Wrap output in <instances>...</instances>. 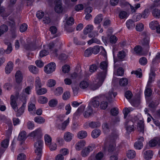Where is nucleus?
I'll return each instance as SVG.
<instances>
[{
	"label": "nucleus",
	"mask_w": 160,
	"mask_h": 160,
	"mask_svg": "<svg viewBox=\"0 0 160 160\" xmlns=\"http://www.w3.org/2000/svg\"><path fill=\"white\" fill-rule=\"evenodd\" d=\"M108 65V62L106 61L100 63L99 68L102 71L97 74L96 79L90 85V88L92 90H95L102 85L107 74Z\"/></svg>",
	"instance_id": "nucleus-1"
},
{
	"label": "nucleus",
	"mask_w": 160,
	"mask_h": 160,
	"mask_svg": "<svg viewBox=\"0 0 160 160\" xmlns=\"http://www.w3.org/2000/svg\"><path fill=\"white\" fill-rule=\"evenodd\" d=\"M29 136L37 141L34 144L36 148L35 152L38 156L37 160H40L42 154L43 144V141L41 139L42 136V130L40 128L37 129L30 133Z\"/></svg>",
	"instance_id": "nucleus-2"
},
{
	"label": "nucleus",
	"mask_w": 160,
	"mask_h": 160,
	"mask_svg": "<svg viewBox=\"0 0 160 160\" xmlns=\"http://www.w3.org/2000/svg\"><path fill=\"white\" fill-rule=\"evenodd\" d=\"M144 33V37L141 41L140 44L142 47V48L146 52H148L150 48V34L146 33Z\"/></svg>",
	"instance_id": "nucleus-3"
},
{
	"label": "nucleus",
	"mask_w": 160,
	"mask_h": 160,
	"mask_svg": "<svg viewBox=\"0 0 160 160\" xmlns=\"http://www.w3.org/2000/svg\"><path fill=\"white\" fill-rule=\"evenodd\" d=\"M95 148L94 144H91L87 147H85L81 152V155L83 157H86L89 154V153L92 151Z\"/></svg>",
	"instance_id": "nucleus-4"
},
{
	"label": "nucleus",
	"mask_w": 160,
	"mask_h": 160,
	"mask_svg": "<svg viewBox=\"0 0 160 160\" xmlns=\"http://www.w3.org/2000/svg\"><path fill=\"white\" fill-rule=\"evenodd\" d=\"M56 64L53 62H50L44 67V71L48 74H50L55 71Z\"/></svg>",
	"instance_id": "nucleus-5"
},
{
	"label": "nucleus",
	"mask_w": 160,
	"mask_h": 160,
	"mask_svg": "<svg viewBox=\"0 0 160 160\" xmlns=\"http://www.w3.org/2000/svg\"><path fill=\"white\" fill-rule=\"evenodd\" d=\"M103 149L105 152L107 151L108 153H112L116 150V144L113 142L110 143L108 145L105 146Z\"/></svg>",
	"instance_id": "nucleus-6"
},
{
	"label": "nucleus",
	"mask_w": 160,
	"mask_h": 160,
	"mask_svg": "<svg viewBox=\"0 0 160 160\" xmlns=\"http://www.w3.org/2000/svg\"><path fill=\"white\" fill-rule=\"evenodd\" d=\"M125 127L127 131V133L129 134L131 132L134 130V123L131 121H128L125 122Z\"/></svg>",
	"instance_id": "nucleus-7"
},
{
	"label": "nucleus",
	"mask_w": 160,
	"mask_h": 160,
	"mask_svg": "<svg viewBox=\"0 0 160 160\" xmlns=\"http://www.w3.org/2000/svg\"><path fill=\"white\" fill-rule=\"evenodd\" d=\"M156 73L154 70L152 68L150 70V73L149 74V77L148 82L147 86L148 87H151V84L155 81Z\"/></svg>",
	"instance_id": "nucleus-8"
},
{
	"label": "nucleus",
	"mask_w": 160,
	"mask_h": 160,
	"mask_svg": "<svg viewBox=\"0 0 160 160\" xmlns=\"http://www.w3.org/2000/svg\"><path fill=\"white\" fill-rule=\"evenodd\" d=\"M4 44L8 46L7 49L4 51L3 49H0V54H2L4 52H6L7 54L10 53L12 50V48L11 43L7 41H5Z\"/></svg>",
	"instance_id": "nucleus-9"
},
{
	"label": "nucleus",
	"mask_w": 160,
	"mask_h": 160,
	"mask_svg": "<svg viewBox=\"0 0 160 160\" xmlns=\"http://www.w3.org/2000/svg\"><path fill=\"white\" fill-rule=\"evenodd\" d=\"M61 2V0H56L55 1V6L54 8V9L57 13H61L63 11V8L62 6Z\"/></svg>",
	"instance_id": "nucleus-10"
},
{
	"label": "nucleus",
	"mask_w": 160,
	"mask_h": 160,
	"mask_svg": "<svg viewBox=\"0 0 160 160\" xmlns=\"http://www.w3.org/2000/svg\"><path fill=\"white\" fill-rule=\"evenodd\" d=\"M100 98L98 96L92 98L91 101L90 103L92 106L97 108L100 105Z\"/></svg>",
	"instance_id": "nucleus-11"
},
{
	"label": "nucleus",
	"mask_w": 160,
	"mask_h": 160,
	"mask_svg": "<svg viewBox=\"0 0 160 160\" xmlns=\"http://www.w3.org/2000/svg\"><path fill=\"white\" fill-rule=\"evenodd\" d=\"M93 112V109L91 106L88 105L86 108L85 112H84L83 115L85 118L89 117Z\"/></svg>",
	"instance_id": "nucleus-12"
},
{
	"label": "nucleus",
	"mask_w": 160,
	"mask_h": 160,
	"mask_svg": "<svg viewBox=\"0 0 160 160\" xmlns=\"http://www.w3.org/2000/svg\"><path fill=\"white\" fill-rule=\"evenodd\" d=\"M117 95L116 92H114L113 89H111L108 92L106 98L108 100L109 102L112 101L113 97L115 98Z\"/></svg>",
	"instance_id": "nucleus-13"
},
{
	"label": "nucleus",
	"mask_w": 160,
	"mask_h": 160,
	"mask_svg": "<svg viewBox=\"0 0 160 160\" xmlns=\"http://www.w3.org/2000/svg\"><path fill=\"white\" fill-rule=\"evenodd\" d=\"M15 78L16 82L19 84L22 82L23 77L21 72L20 71H18L15 74Z\"/></svg>",
	"instance_id": "nucleus-14"
},
{
	"label": "nucleus",
	"mask_w": 160,
	"mask_h": 160,
	"mask_svg": "<svg viewBox=\"0 0 160 160\" xmlns=\"http://www.w3.org/2000/svg\"><path fill=\"white\" fill-rule=\"evenodd\" d=\"M61 42L59 39H57L56 41L50 43L48 45L49 50H52V48L55 46H58L60 45Z\"/></svg>",
	"instance_id": "nucleus-15"
},
{
	"label": "nucleus",
	"mask_w": 160,
	"mask_h": 160,
	"mask_svg": "<svg viewBox=\"0 0 160 160\" xmlns=\"http://www.w3.org/2000/svg\"><path fill=\"white\" fill-rule=\"evenodd\" d=\"M13 67V63L11 62H9L5 68L6 73L7 74H9L11 72L12 70Z\"/></svg>",
	"instance_id": "nucleus-16"
},
{
	"label": "nucleus",
	"mask_w": 160,
	"mask_h": 160,
	"mask_svg": "<svg viewBox=\"0 0 160 160\" xmlns=\"http://www.w3.org/2000/svg\"><path fill=\"white\" fill-rule=\"evenodd\" d=\"M92 52L94 54H96L98 53L100 50L105 51V50L102 46H99L98 45L94 46L93 48H92Z\"/></svg>",
	"instance_id": "nucleus-17"
},
{
	"label": "nucleus",
	"mask_w": 160,
	"mask_h": 160,
	"mask_svg": "<svg viewBox=\"0 0 160 160\" xmlns=\"http://www.w3.org/2000/svg\"><path fill=\"white\" fill-rule=\"evenodd\" d=\"M85 108V106L84 105H82L80 106L78 109L77 111L74 114V116H77L78 118L83 112Z\"/></svg>",
	"instance_id": "nucleus-18"
},
{
	"label": "nucleus",
	"mask_w": 160,
	"mask_h": 160,
	"mask_svg": "<svg viewBox=\"0 0 160 160\" xmlns=\"http://www.w3.org/2000/svg\"><path fill=\"white\" fill-rule=\"evenodd\" d=\"M153 155V153L151 150H148L144 153V158L146 160H149L151 159Z\"/></svg>",
	"instance_id": "nucleus-19"
},
{
	"label": "nucleus",
	"mask_w": 160,
	"mask_h": 160,
	"mask_svg": "<svg viewBox=\"0 0 160 160\" xmlns=\"http://www.w3.org/2000/svg\"><path fill=\"white\" fill-rule=\"evenodd\" d=\"M27 138L26 132L24 131H22L19 133L18 140L19 141H24Z\"/></svg>",
	"instance_id": "nucleus-20"
},
{
	"label": "nucleus",
	"mask_w": 160,
	"mask_h": 160,
	"mask_svg": "<svg viewBox=\"0 0 160 160\" xmlns=\"http://www.w3.org/2000/svg\"><path fill=\"white\" fill-rule=\"evenodd\" d=\"M135 21L131 19H129L126 22L127 27L129 29H132L135 27Z\"/></svg>",
	"instance_id": "nucleus-21"
},
{
	"label": "nucleus",
	"mask_w": 160,
	"mask_h": 160,
	"mask_svg": "<svg viewBox=\"0 0 160 160\" xmlns=\"http://www.w3.org/2000/svg\"><path fill=\"white\" fill-rule=\"evenodd\" d=\"M10 104L12 108L15 111L17 110V105L14 96L12 95L11 97Z\"/></svg>",
	"instance_id": "nucleus-22"
},
{
	"label": "nucleus",
	"mask_w": 160,
	"mask_h": 160,
	"mask_svg": "<svg viewBox=\"0 0 160 160\" xmlns=\"http://www.w3.org/2000/svg\"><path fill=\"white\" fill-rule=\"evenodd\" d=\"M73 135L69 132H66L65 133L64 136V139L67 142H69L71 141Z\"/></svg>",
	"instance_id": "nucleus-23"
},
{
	"label": "nucleus",
	"mask_w": 160,
	"mask_h": 160,
	"mask_svg": "<svg viewBox=\"0 0 160 160\" xmlns=\"http://www.w3.org/2000/svg\"><path fill=\"white\" fill-rule=\"evenodd\" d=\"M159 103L158 100H154L151 101L148 104V106L151 109H154Z\"/></svg>",
	"instance_id": "nucleus-24"
},
{
	"label": "nucleus",
	"mask_w": 160,
	"mask_h": 160,
	"mask_svg": "<svg viewBox=\"0 0 160 160\" xmlns=\"http://www.w3.org/2000/svg\"><path fill=\"white\" fill-rule=\"evenodd\" d=\"M138 129L140 132L143 133L144 132V125L143 121L141 120L138 123Z\"/></svg>",
	"instance_id": "nucleus-25"
},
{
	"label": "nucleus",
	"mask_w": 160,
	"mask_h": 160,
	"mask_svg": "<svg viewBox=\"0 0 160 160\" xmlns=\"http://www.w3.org/2000/svg\"><path fill=\"white\" fill-rule=\"evenodd\" d=\"M26 102H23L22 106L19 109L16 110L15 112H17V116H19L21 115L24 112V109L26 106Z\"/></svg>",
	"instance_id": "nucleus-26"
},
{
	"label": "nucleus",
	"mask_w": 160,
	"mask_h": 160,
	"mask_svg": "<svg viewBox=\"0 0 160 160\" xmlns=\"http://www.w3.org/2000/svg\"><path fill=\"white\" fill-rule=\"evenodd\" d=\"M93 26L92 25H87L83 30L84 35H87L88 33L91 32L93 29Z\"/></svg>",
	"instance_id": "nucleus-27"
},
{
	"label": "nucleus",
	"mask_w": 160,
	"mask_h": 160,
	"mask_svg": "<svg viewBox=\"0 0 160 160\" xmlns=\"http://www.w3.org/2000/svg\"><path fill=\"white\" fill-rule=\"evenodd\" d=\"M101 131L99 129L94 130L92 132L91 136L93 138H97L100 134Z\"/></svg>",
	"instance_id": "nucleus-28"
},
{
	"label": "nucleus",
	"mask_w": 160,
	"mask_h": 160,
	"mask_svg": "<svg viewBox=\"0 0 160 160\" xmlns=\"http://www.w3.org/2000/svg\"><path fill=\"white\" fill-rule=\"evenodd\" d=\"M89 85V82L87 81L83 80L81 81L79 84L80 88L82 89H85Z\"/></svg>",
	"instance_id": "nucleus-29"
},
{
	"label": "nucleus",
	"mask_w": 160,
	"mask_h": 160,
	"mask_svg": "<svg viewBox=\"0 0 160 160\" xmlns=\"http://www.w3.org/2000/svg\"><path fill=\"white\" fill-rule=\"evenodd\" d=\"M128 16L127 12L124 11H121L120 12L118 17L121 19H124L127 18Z\"/></svg>",
	"instance_id": "nucleus-30"
},
{
	"label": "nucleus",
	"mask_w": 160,
	"mask_h": 160,
	"mask_svg": "<svg viewBox=\"0 0 160 160\" xmlns=\"http://www.w3.org/2000/svg\"><path fill=\"white\" fill-rule=\"evenodd\" d=\"M128 80L126 78H122L119 81V84L121 86H125L128 84Z\"/></svg>",
	"instance_id": "nucleus-31"
},
{
	"label": "nucleus",
	"mask_w": 160,
	"mask_h": 160,
	"mask_svg": "<svg viewBox=\"0 0 160 160\" xmlns=\"http://www.w3.org/2000/svg\"><path fill=\"white\" fill-rule=\"evenodd\" d=\"M36 108L35 105L33 103H29L28 106V111L31 113L34 112L36 110Z\"/></svg>",
	"instance_id": "nucleus-32"
},
{
	"label": "nucleus",
	"mask_w": 160,
	"mask_h": 160,
	"mask_svg": "<svg viewBox=\"0 0 160 160\" xmlns=\"http://www.w3.org/2000/svg\"><path fill=\"white\" fill-rule=\"evenodd\" d=\"M103 19L102 14H100L97 15L94 18V23L96 24H99Z\"/></svg>",
	"instance_id": "nucleus-33"
},
{
	"label": "nucleus",
	"mask_w": 160,
	"mask_h": 160,
	"mask_svg": "<svg viewBox=\"0 0 160 160\" xmlns=\"http://www.w3.org/2000/svg\"><path fill=\"white\" fill-rule=\"evenodd\" d=\"M87 136V132L85 131H81L79 132L77 136L79 138L82 139L86 138Z\"/></svg>",
	"instance_id": "nucleus-34"
},
{
	"label": "nucleus",
	"mask_w": 160,
	"mask_h": 160,
	"mask_svg": "<svg viewBox=\"0 0 160 160\" xmlns=\"http://www.w3.org/2000/svg\"><path fill=\"white\" fill-rule=\"evenodd\" d=\"M34 121L38 124H42L45 122V119L41 116H37L34 118Z\"/></svg>",
	"instance_id": "nucleus-35"
},
{
	"label": "nucleus",
	"mask_w": 160,
	"mask_h": 160,
	"mask_svg": "<svg viewBox=\"0 0 160 160\" xmlns=\"http://www.w3.org/2000/svg\"><path fill=\"white\" fill-rule=\"evenodd\" d=\"M8 30V27L6 25L3 24L0 27V36Z\"/></svg>",
	"instance_id": "nucleus-36"
},
{
	"label": "nucleus",
	"mask_w": 160,
	"mask_h": 160,
	"mask_svg": "<svg viewBox=\"0 0 160 160\" xmlns=\"http://www.w3.org/2000/svg\"><path fill=\"white\" fill-rule=\"evenodd\" d=\"M44 140L45 143L48 146L52 143V138L48 134H46L45 135Z\"/></svg>",
	"instance_id": "nucleus-37"
},
{
	"label": "nucleus",
	"mask_w": 160,
	"mask_h": 160,
	"mask_svg": "<svg viewBox=\"0 0 160 160\" xmlns=\"http://www.w3.org/2000/svg\"><path fill=\"white\" fill-rule=\"evenodd\" d=\"M84 143L85 142L82 141L78 142L75 145L76 149L78 151L80 150L84 146Z\"/></svg>",
	"instance_id": "nucleus-38"
},
{
	"label": "nucleus",
	"mask_w": 160,
	"mask_h": 160,
	"mask_svg": "<svg viewBox=\"0 0 160 160\" xmlns=\"http://www.w3.org/2000/svg\"><path fill=\"white\" fill-rule=\"evenodd\" d=\"M102 127L104 130L106 132H109L111 128V123H105L102 125Z\"/></svg>",
	"instance_id": "nucleus-39"
},
{
	"label": "nucleus",
	"mask_w": 160,
	"mask_h": 160,
	"mask_svg": "<svg viewBox=\"0 0 160 160\" xmlns=\"http://www.w3.org/2000/svg\"><path fill=\"white\" fill-rule=\"evenodd\" d=\"M136 155L135 152L132 150H128L127 152V157L129 158L132 159L135 157Z\"/></svg>",
	"instance_id": "nucleus-40"
},
{
	"label": "nucleus",
	"mask_w": 160,
	"mask_h": 160,
	"mask_svg": "<svg viewBox=\"0 0 160 160\" xmlns=\"http://www.w3.org/2000/svg\"><path fill=\"white\" fill-rule=\"evenodd\" d=\"M58 103V101L57 99H52L49 101L48 104L50 107L53 108L56 107Z\"/></svg>",
	"instance_id": "nucleus-41"
},
{
	"label": "nucleus",
	"mask_w": 160,
	"mask_h": 160,
	"mask_svg": "<svg viewBox=\"0 0 160 160\" xmlns=\"http://www.w3.org/2000/svg\"><path fill=\"white\" fill-rule=\"evenodd\" d=\"M153 3L150 6V8L152 9L156 7H158L160 5V0H151Z\"/></svg>",
	"instance_id": "nucleus-42"
},
{
	"label": "nucleus",
	"mask_w": 160,
	"mask_h": 160,
	"mask_svg": "<svg viewBox=\"0 0 160 160\" xmlns=\"http://www.w3.org/2000/svg\"><path fill=\"white\" fill-rule=\"evenodd\" d=\"M36 89H39L41 88L42 83L40 78L39 77H37L35 79V84Z\"/></svg>",
	"instance_id": "nucleus-43"
},
{
	"label": "nucleus",
	"mask_w": 160,
	"mask_h": 160,
	"mask_svg": "<svg viewBox=\"0 0 160 160\" xmlns=\"http://www.w3.org/2000/svg\"><path fill=\"white\" fill-rule=\"evenodd\" d=\"M152 13L154 17L158 18L160 17V10L158 9H154L152 10Z\"/></svg>",
	"instance_id": "nucleus-44"
},
{
	"label": "nucleus",
	"mask_w": 160,
	"mask_h": 160,
	"mask_svg": "<svg viewBox=\"0 0 160 160\" xmlns=\"http://www.w3.org/2000/svg\"><path fill=\"white\" fill-rule=\"evenodd\" d=\"M38 101L39 103L44 104L48 102V99L46 97L43 96H41L39 97Z\"/></svg>",
	"instance_id": "nucleus-45"
},
{
	"label": "nucleus",
	"mask_w": 160,
	"mask_h": 160,
	"mask_svg": "<svg viewBox=\"0 0 160 160\" xmlns=\"http://www.w3.org/2000/svg\"><path fill=\"white\" fill-rule=\"evenodd\" d=\"M141 5L140 3H138L137 4H135L134 6H133L131 5H130V7L131 9V11L132 13L135 12L140 7Z\"/></svg>",
	"instance_id": "nucleus-46"
},
{
	"label": "nucleus",
	"mask_w": 160,
	"mask_h": 160,
	"mask_svg": "<svg viewBox=\"0 0 160 160\" xmlns=\"http://www.w3.org/2000/svg\"><path fill=\"white\" fill-rule=\"evenodd\" d=\"M100 124L98 122H91L88 124L89 127L92 128H97L100 126Z\"/></svg>",
	"instance_id": "nucleus-47"
},
{
	"label": "nucleus",
	"mask_w": 160,
	"mask_h": 160,
	"mask_svg": "<svg viewBox=\"0 0 160 160\" xmlns=\"http://www.w3.org/2000/svg\"><path fill=\"white\" fill-rule=\"evenodd\" d=\"M134 146L136 149L139 150L142 148L143 145L142 142L137 141L134 143Z\"/></svg>",
	"instance_id": "nucleus-48"
},
{
	"label": "nucleus",
	"mask_w": 160,
	"mask_h": 160,
	"mask_svg": "<svg viewBox=\"0 0 160 160\" xmlns=\"http://www.w3.org/2000/svg\"><path fill=\"white\" fill-rule=\"evenodd\" d=\"M158 24V22L157 21H153L150 23L149 27L151 29L154 30L157 27Z\"/></svg>",
	"instance_id": "nucleus-49"
},
{
	"label": "nucleus",
	"mask_w": 160,
	"mask_h": 160,
	"mask_svg": "<svg viewBox=\"0 0 160 160\" xmlns=\"http://www.w3.org/2000/svg\"><path fill=\"white\" fill-rule=\"evenodd\" d=\"M28 68L29 71L34 74H37L38 72V69L35 66L30 65Z\"/></svg>",
	"instance_id": "nucleus-50"
},
{
	"label": "nucleus",
	"mask_w": 160,
	"mask_h": 160,
	"mask_svg": "<svg viewBox=\"0 0 160 160\" xmlns=\"http://www.w3.org/2000/svg\"><path fill=\"white\" fill-rule=\"evenodd\" d=\"M63 92V89L62 87H58L56 88L54 91V94L57 96H58L61 94Z\"/></svg>",
	"instance_id": "nucleus-51"
},
{
	"label": "nucleus",
	"mask_w": 160,
	"mask_h": 160,
	"mask_svg": "<svg viewBox=\"0 0 160 160\" xmlns=\"http://www.w3.org/2000/svg\"><path fill=\"white\" fill-rule=\"evenodd\" d=\"M92 48H89L87 49L84 52V55L86 57H88L92 53Z\"/></svg>",
	"instance_id": "nucleus-52"
},
{
	"label": "nucleus",
	"mask_w": 160,
	"mask_h": 160,
	"mask_svg": "<svg viewBox=\"0 0 160 160\" xmlns=\"http://www.w3.org/2000/svg\"><path fill=\"white\" fill-rule=\"evenodd\" d=\"M56 84V82L55 80L52 79H50L48 81L47 85L49 87H54Z\"/></svg>",
	"instance_id": "nucleus-53"
},
{
	"label": "nucleus",
	"mask_w": 160,
	"mask_h": 160,
	"mask_svg": "<svg viewBox=\"0 0 160 160\" xmlns=\"http://www.w3.org/2000/svg\"><path fill=\"white\" fill-rule=\"evenodd\" d=\"M150 87H148L147 86V87L144 92L146 96L148 97L151 96L152 93V91L150 88Z\"/></svg>",
	"instance_id": "nucleus-54"
},
{
	"label": "nucleus",
	"mask_w": 160,
	"mask_h": 160,
	"mask_svg": "<svg viewBox=\"0 0 160 160\" xmlns=\"http://www.w3.org/2000/svg\"><path fill=\"white\" fill-rule=\"evenodd\" d=\"M7 24L10 27V30L16 29V23L14 21H11V22H8Z\"/></svg>",
	"instance_id": "nucleus-55"
},
{
	"label": "nucleus",
	"mask_w": 160,
	"mask_h": 160,
	"mask_svg": "<svg viewBox=\"0 0 160 160\" xmlns=\"http://www.w3.org/2000/svg\"><path fill=\"white\" fill-rule=\"evenodd\" d=\"M9 140L8 139H5L3 140L1 143L2 147L4 148H7L8 145Z\"/></svg>",
	"instance_id": "nucleus-56"
},
{
	"label": "nucleus",
	"mask_w": 160,
	"mask_h": 160,
	"mask_svg": "<svg viewBox=\"0 0 160 160\" xmlns=\"http://www.w3.org/2000/svg\"><path fill=\"white\" fill-rule=\"evenodd\" d=\"M98 68V67L95 64H92L90 66L89 71L91 72H94L97 70Z\"/></svg>",
	"instance_id": "nucleus-57"
},
{
	"label": "nucleus",
	"mask_w": 160,
	"mask_h": 160,
	"mask_svg": "<svg viewBox=\"0 0 160 160\" xmlns=\"http://www.w3.org/2000/svg\"><path fill=\"white\" fill-rule=\"evenodd\" d=\"M93 43L99 44L100 43V41L95 38H92L91 39L88 41V44L90 45Z\"/></svg>",
	"instance_id": "nucleus-58"
},
{
	"label": "nucleus",
	"mask_w": 160,
	"mask_h": 160,
	"mask_svg": "<svg viewBox=\"0 0 160 160\" xmlns=\"http://www.w3.org/2000/svg\"><path fill=\"white\" fill-rule=\"evenodd\" d=\"M149 14V10L148 9H145L143 12H142L141 15L143 18H145L148 17Z\"/></svg>",
	"instance_id": "nucleus-59"
},
{
	"label": "nucleus",
	"mask_w": 160,
	"mask_h": 160,
	"mask_svg": "<svg viewBox=\"0 0 160 160\" xmlns=\"http://www.w3.org/2000/svg\"><path fill=\"white\" fill-rule=\"evenodd\" d=\"M118 58L120 59H123L125 57V52L123 51H121L118 52Z\"/></svg>",
	"instance_id": "nucleus-60"
},
{
	"label": "nucleus",
	"mask_w": 160,
	"mask_h": 160,
	"mask_svg": "<svg viewBox=\"0 0 160 160\" xmlns=\"http://www.w3.org/2000/svg\"><path fill=\"white\" fill-rule=\"evenodd\" d=\"M144 28V25L142 23H138L136 27V29L138 31L141 32L142 31Z\"/></svg>",
	"instance_id": "nucleus-61"
},
{
	"label": "nucleus",
	"mask_w": 160,
	"mask_h": 160,
	"mask_svg": "<svg viewBox=\"0 0 160 160\" xmlns=\"http://www.w3.org/2000/svg\"><path fill=\"white\" fill-rule=\"evenodd\" d=\"M47 92V89L45 88H43L37 90V93L38 94L40 95L44 94Z\"/></svg>",
	"instance_id": "nucleus-62"
},
{
	"label": "nucleus",
	"mask_w": 160,
	"mask_h": 160,
	"mask_svg": "<svg viewBox=\"0 0 160 160\" xmlns=\"http://www.w3.org/2000/svg\"><path fill=\"white\" fill-rule=\"evenodd\" d=\"M28 28L27 25L25 23L22 24L20 27V31L22 32H23L25 31Z\"/></svg>",
	"instance_id": "nucleus-63"
},
{
	"label": "nucleus",
	"mask_w": 160,
	"mask_h": 160,
	"mask_svg": "<svg viewBox=\"0 0 160 160\" xmlns=\"http://www.w3.org/2000/svg\"><path fill=\"white\" fill-rule=\"evenodd\" d=\"M70 94L69 92H65L62 96V99L64 100H68L70 98Z\"/></svg>",
	"instance_id": "nucleus-64"
}]
</instances>
